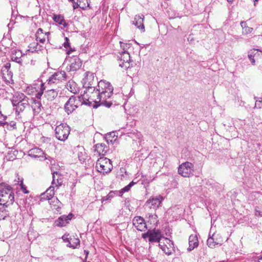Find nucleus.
<instances>
[{
	"mask_svg": "<svg viewBox=\"0 0 262 262\" xmlns=\"http://www.w3.org/2000/svg\"><path fill=\"white\" fill-rule=\"evenodd\" d=\"M97 86L98 88H95V91L92 92V95L89 97V99L93 100L96 103H99V105H103L110 107L112 103L111 101H107L106 99L113 95V86L110 82L102 80L98 82Z\"/></svg>",
	"mask_w": 262,
	"mask_h": 262,
	"instance_id": "1",
	"label": "nucleus"
},
{
	"mask_svg": "<svg viewBox=\"0 0 262 262\" xmlns=\"http://www.w3.org/2000/svg\"><path fill=\"white\" fill-rule=\"evenodd\" d=\"M0 205L8 207L14 201L12 188L5 183L0 184Z\"/></svg>",
	"mask_w": 262,
	"mask_h": 262,
	"instance_id": "2",
	"label": "nucleus"
},
{
	"mask_svg": "<svg viewBox=\"0 0 262 262\" xmlns=\"http://www.w3.org/2000/svg\"><path fill=\"white\" fill-rule=\"evenodd\" d=\"M78 99H76V97L75 96H71L66 103L64 105V110L68 115L74 113V111L78 107L79 101L82 102V103L86 104H88L87 101H89V98H86L84 94L78 96Z\"/></svg>",
	"mask_w": 262,
	"mask_h": 262,
	"instance_id": "3",
	"label": "nucleus"
},
{
	"mask_svg": "<svg viewBox=\"0 0 262 262\" xmlns=\"http://www.w3.org/2000/svg\"><path fill=\"white\" fill-rule=\"evenodd\" d=\"M82 83L83 87L86 88V90L84 91L85 96L88 98L87 93H91L92 92L95 91V85L98 84L97 78L95 76L94 73L90 72H87L85 73L84 78L82 79Z\"/></svg>",
	"mask_w": 262,
	"mask_h": 262,
	"instance_id": "4",
	"label": "nucleus"
},
{
	"mask_svg": "<svg viewBox=\"0 0 262 262\" xmlns=\"http://www.w3.org/2000/svg\"><path fill=\"white\" fill-rule=\"evenodd\" d=\"M96 167L98 172L105 174L112 171L113 165L109 159L103 157L98 159Z\"/></svg>",
	"mask_w": 262,
	"mask_h": 262,
	"instance_id": "5",
	"label": "nucleus"
},
{
	"mask_svg": "<svg viewBox=\"0 0 262 262\" xmlns=\"http://www.w3.org/2000/svg\"><path fill=\"white\" fill-rule=\"evenodd\" d=\"M55 131L56 137L59 140L64 141L68 138L70 129L67 124L61 123L56 127Z\"/></svg>",
	"mask_w": 262,
	"mask_h": 262,
	"instance_id": "6",
	"label": "nucleus"
},
{
	"mask_svg": "<svg viewBox=\"0 0 262 262\" xmlns=\"http://www.w3.org/2000/svg\"><path fill=\"white\" fill-rule=\"evenodd\" d=\"M142 237L144 239L148 238L149 243H160L163 236L159 229H154L153 230H148L146 233H143Z\"/></svg>",
	"mask_w": 262,
	"mask_h": 262,
	"instance_id": "7",
	"label": "nucleus"
},
{
	"mask_svg": "<svg viewBox=\"0 0 262 262\" xmlns=\"http://www.w3.org/2000/svg\"><path fill=\"white\" fill-rule=\"evenodd\" d=\"M66 78V73L63 71L54 73L47 80V86H52L54 84H57L64 80Z\"/></svg>",
	"mask_w": 262,
	"mask_h": 262,
	"instance_id": "8",
	"label": "nucleus"
},
{
	"mask_svg": "<svg viewBox=\"0 0 262 262\" xmlns=\"http://www.w3.org/2000/svg\"><path fill=\"white\" fill-rule=\"evenodd\" d=\"M178 172L183 177H190L193 175V165L189 162L182 163L179 167Z\"/></svg>",
	"mask_w": 262,
	"mask_h": 262,
	"instance_id": "9",
	"label": "nucleus"
},
{
	"mask_svg": "<svg viewBox=\"0 0 262 262\" xmlns=\"http://www.w3.org/2000/svg\"><path fill=\"white\" fill-rule=\"evenodd\" d=\"M119 132H120L121 135H126L127 137L132 138L133 141H136L137 139H138L139 144L140 145H142L143 141L141 139L142 135L137 130H133L131 132H128L125 128H121V129L119 130Z\"/></svg>",
	"mask_w": 262,
	"mask_h": 262,
	"instance_id": "10",
	"label": "nucleus"
},
{
	"mask_svg": "<svg viewBox=\"0 0 262 262\" xmlns=\"http://www.w3.org/2000/svg\"><path fill=\"white\" fill-rule=\"evenodd\" d=\"M119 66L125 69L130 68V63L133 61L130 59V54L128 52H121L120 53Z\"/></svg>",
	"mask_w": 262,
	"mask_h": 262,
	"instance_id": "11",
	"label": "nucleus"
},
{
	"mask_svg": "<svg viewBox=\"0 0 262 262\" xmlns=\"http://www.w3.org/2000/svg\"><path fill=\"white\" fill-rule=\"evenodd\" d=\"M163 199V197L160 195L156 197H151L147 200L145 205L150 209H156L161 206Z\"/></svg>",
	"mask_w": 262,
	"mask_h": 262,
	"instance_id": "12",
	"label": "nucleus"
},
{
	"mask_svg": "<svg viewBox=\"0 0 262 262\" xmlns=\"http://www.w3.org/2000/svg\"><path fill=\"white\" fill-rule=\"evenodd\" d=\"M67 60L70 62L68 69L70 71H76L81 67L82 62L80 59L76 56L70 57Z\"/></svg>",
	"mask_w": 262,
	"mask_h": 262,
	"instance_id": "13",
	"label": "nucleus"
},
{
	"mask_svg": "<svg viewBox=\"0 0 262 262\" xmlns=\"http://www.w3.org/2000/svg\"><path fill=\"white\" fill-rule=\"evenodd\" d=\"M28 156L33 158H39L41 160L48 159L43 151L37 147L33 148L28 151Z\"/></svg>",
	"mask_w": 262,
	"mask_h": 262,
	"instance_id": "14",
	"label": "nucleus"
},
{
	"mask_svg": "<svg viewBox=\"0 0 262 262\" xmlns=\"http://www.w3.org/2000/svg\"><path fill=\"white\" fill-rule=\"evenodd\" d=\"M133 224L135 228L139 231H143L147 229L146 223L142 217H135L133 220Z\"/></svg>",
	"mask_w": 262,
	"mask_h": 262,
	"instance_id": "15",
	"label": "nucleus"
},
{
	"mask_svg": "<svg viewBox=\"0 0 262 262\" xmlns=\"http://www.w3.org/2000/svg\"><path fill=\"white\" fill-rule=\"evenodd\" d=\"M18 100H12V103L14 106H15L14 108V110H15V113L18 115L22 112L26 107L28 106V101L25 102H17Z\"/></svg>",
	"mask_w": 262,
	"mask_h": 262,
	"instance_id": "16",
	"label": "nucleus"
},
{
	"mask_svg": "<svg viewBox=\"0 0 262 262\" xmlns=\"http://www.w3.org/2000/svg\"><path fill=\"white\" fill-rule=\"evenodd\" d=\"M58 91L56 89H50L46 91L44 94L43 99H46L48 101H53L57 96Z\"/></svg>",
	"mask_w": 262,
	"mask_h": 262,
	"instance_id": "17",
	"label": "nucleus"
},
{
	"mask_svg": "<svg viewBox=\"0 0 262 262\" xmlns=\"http://www.w3.org/2000/svg\"><path fill=\"white\" fill-rule=\"evenodd\" d=\"M199 245L197 236L194 235H191L189 237V247L188 250L191 251L195 248L197 247Z\"/></svg>",
	"mask_w": 262,
	"mask_h": 262,
	"instance_id": "18",
	"label": "nucleus"
},
{
	"mask_svg": "<svg viewBox=\"0 0 262 262\" xmlns=\"http://www.w3.org/2000/svg\"><path fill=\"white\" fill-rule=\"evenodd\" d=\"M54 194V186H50L45 192L41 194V200H48L52 198Z\"/></svg>",
	"mask_w": 262,
	"mask_h": 262,
	"instance_id": "19",
	"label": "nucleus"
},
{
	"mask_svg": "<svg viewBox=\"0 0 262 262\" xmlns=\"http://www.w3.org/2000/svg\"><path fill=\"white\" fill-rule=\"evenodd\" d=\"M49 202L51 207L53 209H55L57 211H58V209H61L62 206V204L57 198L53 197L52 198H51Z\"/></svg>",
	"mask_w": 262,
	"mask_h": 262,
	"instance_id": "20",
	"label": "nucleus"
},
{
	"mask_svg": "<svg viewBox=\"0 0 262 262\" xmlns=\"http://www.w3.org/2000/svg\"><path fill=\"white\" fill-rule=\"evenodd\" d=\"M95 151H96L99 155H105L107 150V147L104 143L97 144L95 146Z\"/></svg>",
	"mask_w": 262,
	"mask_h": 262,
	"instance_id": "21",
	"label": "nucleus"
},
{
	"mask_svg": "<svg viewBox=\"0 0 262 262\" xmlns=\"http://www.w3.org/2000/svg\"><path fill=\"white\" fill-rule=\"evenodd\" d=\"M143 15H136L133 24L135 25L138 28L144 29V26L143 25Z\"/></svg>",
	"mask_w": 262,
	"mask_h": 262,
	"instance_id": "22",
	"label": "nucleus"
},
{
	"mask_svg": "<svg viewBox=\"0 0 262 262\" xmlns=\"http://www.w3.org/2000/svg\"><path fill=\"white\" fill-rule=\"evenodd\" d=\"M22 56L23 54L21 51L14 50L12 51L11 57L13 61L19 63L21 62V57Z\"/></svg>",
	"mask_w": 262,
	"mask_h": 262,
	"instance_id": "23",
	"label": "nucleus"
},
{
	"mask_svg": "<svg viewBox=\"0 0 262 262\" xmlns=\"http://www.w3.org/2000/svg\"><path fill=\"white\" fill-rule=\"evenodd\" d=\"M67 88L73 94H76L78 91V88L76 83L72 80H69L67 83Z\"/></svg>",
	"mask_w": 262,
	"mask_h": 262,
	"instance_id": "24",
	"label": "nucleus"
},
{
	"mask_svg": "<svg viewBox=\"0 0 262 262\" xmlns=\"http://www.w3.org/2000/svg\"><path fill=\"white\" fill-rule=\"evenodd\" d=\"M119 133L120 132L118 131V132H112L106 134L105 135V139L107 142L109 143V142H110L113 143V142H115L116 140L118 135Z\"/></svg>",
	"mask_w": 262,
	"mask_h": 262,
	"instance_id": "25",
	"label": "nucleus"
},
{
	"mask_svg": "<svg viewBox=\"0 0 262 262\" xmlns=\"http://www.w3.org/2000/svg\"><path fill=\"white\" fill-rule=\"evenodd\" d=\"M53 19L54 21L59 24V25H63L64 28L67 27L68 24L66 23L64 19L63 16L60 15H54Z\"/></svg>",
	"mask_w": 262,
	"mask_h": 262,
	"instance_id": "26",
	"label": "nucleus"
},
{
	"mask_svg": "<svg viewBox=\"0 0 262 262\" xmlns=\"http://www.w3.org/2000/svg\"><path fill=\"white\" fill-rule=\"evenodd\" d=\"M68 223V221L64 217V215H62L55 221L54 224L56 226L63 227L65 226Z\"/></svg>",
	"mask_w": 262,
	"mask_h": 262,
	"instance_id": "27",
	"label": "nucleus"
},
{
	"mask_svg": "<svg viewBox=\"0 0 262 262\" xmlns=\"http://www.w3.org/2000/svg\"><path fill=\"white\" fill-rule=\"evenodd\" d=\"M32 107L35 113L39 114L41 110L42 105L39 101L35 100Z\"/></svg>",
	"mask_w": 262,
	"mask_h": 262,
	"instance_id": "28",
	"label": "nucleus"
},
{
	"mask_svg": "<svg viewBox=\"0 0 262 262\" xmlns=\"http://www.w3.org/2000/svg\"><path fill=\"white\" fill-rule=\"evenodd\" d=\"M207 245L209 247L213 248H214L216 245L220 244L219 242L214 238V234L212 235V237H209L207 239Z\"/></svg>",
	"mask_w": 262,
	"mask_h": 262,
	"instance_id": "29",
	"label": "nucleus"
},
{
	"mask_svg": "<svg viewBox=\"0 0 262 262\" xmlns=\"http://www.w3.org/2000/svg\"><path fill=\"white\" fill-rule=\"evenodd\" d=\"M29 47L30 50H31L32 52H38L39 51H40L42 48V46L39 45L38 42H32L30 44Z\"/></svg>",
	"mask_w": 262,
	"mask_h": 262,
	"instance_id": "30",
	"label": "nucleus"
},
{
	"mask_svg": "<svg viewBox=\"0 0 262 262\" xmlns=\"http://www.w3.org/2000/svg\"><path fill=\"white\" fill-rule=\"evenodd\" d=\"M5 206L0 208V221L5 220L9 216V211L5 208Z\"/></svg>",
	"mask_w": 262,
	"mask_h": 262,
	"instance_id": "31",
	"label": "nucleus"
},
{
	"mask_svg": "<svg viewBox=\"0 0 262 262\" xmlns=\"http://www.w3.org/2000/svg\"><path fill=\"white\" fill-rule=\"evenodd\" d=\"M134 184L135 183L132 181L128 185L121 189L119 191H118L119 196H122L124 192H128Z\"/></svg>",
	"mask_w": 262,
	"mask_h": 262,
	"instance_id": "32",
	"label": "nucleus"
},
{
	"mask_svg": "<svg viewBox=\"0 0 262 262\" xmlns=\"http://www.w3.org/2000/svg\"><path fill=\"white\" fill-rule=\"evenodd\" d=\"M27 98V97L24 94L21 93L16 95L13 100H18L17 102H25L28 101Z\"/></svg>",
	"mask_w": 262,
	"mask_h": 262,
	"instance_id": "33",
	"label": "nucleus"
},
{
	"mask_svg": "<svg viewBox=\"0 0 262 262\" xmlns=\"http://www.w3.org/2000/svg\"><path fill=\"white\" fill-rule=\"evenodd\" d=\"M47 34H49V32L46 33L45 34L43 35V36H42L41 35H39L38 34V33H36L35 37H36V39L37 41H38L41 43H43L46 40L45 36Z\"/></svg>",
	"mask_w": 262,
	"mask_h": 262,
	"instance_id": "34",
	"label": "nucleus"
},
{
	"mask_svg": "<svg viewBox=\"0 0 262 262\" xmlns=\"http://www.w3.org/2000/svg\"><path fill=\"white\" fill-rule=\"evenodd\" d=\"M45 83H42L40 86V89L39 92L36 93L35 97L38 99H40L41 97L42 96L43 93V91L46 89V86H45Z\"/></svg>",
	"mask_w": 262,
	"mask_h": 262,
	"instance_id": "35",
	"label": "nucleus"
},
{
	"mask_svg": "<svg viewBox=\"0 0 262 262\" xmlns=\"http://www.w3.org/2000/svg\"><path fill=\"white\" fill-rule=\"evenodd\" d=\"M120 47L122 50V51L121 52H128L127 51V50L130 47V46H131L130 44L123 43L121 41H120Z\"/></svg>",
	"mask_w": 262,
	"mask_h": 262,
	"instance_id": "36",
	"label": "nucleus"
},
{
	"mask_svg": "<svg viewBox=\"0 0 262 262\" xmlns=\"http://www.w3.org/2000/svg\"><path fill=\"white\" fill-rule=\"evenodd\" d=\"M78 2L80 4L82 3H84V2H85L86 3V5H84V6H80V8L83 10H85L87 8H90V0H78Z\"/></svg>",
	"mask_w": 262,
	"mask_h": 262,
	"instance_id": "37",
	"label": "nucleus"
},
{
	"mask_svg": "<svg viewBox=\"0 0 262 262\" xmlns=\"http://www.w3.org/2000/svg\"><path fill=\"white\" fill-rule=\"evenodd\" d=\"M75 241L74 242H73V244H72L71 243H69V246L70 247H72L74 249L78 248L80 245V240L78 238H74V239Z\"/></svg>",
	"mask_w": 262,
	"mask_h": 262,
	"instance_id": "38",
	"label": "nucleus"
},
{
	"mask_svg": "<svg viewBox=\"0 0 262 262\" xmlns=\"http://www.w3.org/2000/svg\"><path fill=\"white\" fill-rule=\"evenodd\" d=\"M254 214L256 216H262V210L260 207L256 206L254 209Z\"/></svg>",
	"mask_w": 262,
	"mask_h": 262,
	"instance_id": "39",
	"label": "nucleus"
},
{
	"mask_svg": "<svg viewBox=\"0 0 262 262\" xmlns=\"http://www.w3.org/2000/svg\"><path fill=\"white\" fill-rule=\"evenodd\" d=\"M161 249L166 254L168 255H169L171 254V250L166 246H162Z\"/></svg>",
	"mask_w": 262,
	"mask_h": 262,
	"instance_id": "40",
	"label": "nucleus"
},
{
	"mask_svg": "<svg viewBox=\"0 0 262 262\" xmlns=\"http://www.w3.org/2000/svg\"><path fill=\"white\" fill-rule=\"evenodd\" d=\"M255 107L261 108L262 107V97L258 98L255 100Z\"/></svg>",
	"mask_w": 262,
	"mask_h": 262,
	"instance_id": "41",
	"label": "nucleus"
},
{
	"mask_svg": "<svg viewBox=\"0 0 262 262\" xmlns=\"http://www.w3.org/2000/svg\"><path fill=\"white\" fill-rule=\"evenodd\" d=\"M116 193H118V192H116ZM116 192L115 191H111L105 197L103 198L102 200L103 201L110 200L113 197H114V195L115 194Z\"/></svg>",
	"mask_w": 262,
	"mask_h": 262,
	"instance_id": "42",
	"label": "nucleus"
},
{
	"mask_svg": "<svg viewBox=\"0 0 262 262\" xmlns=\"http://www.w3.org/2000/svg\"><path fill=\"white\" fill-rule=\"evenodd\" d=\"M57 176L58 177H59V173L57 171H55L53 173V180L52 182V184L53 186L55 185L56 183L57 182L56 180L55 179V176Z\"/></svg>",
	"mask_w": 262,
	"mask_h": 262,
	"instance_id": "43",
	"label": "nucleus"
},
{
	"mask_svg": "<svg viewBox=\"0 0 262 262\" xmlns=\"http://www.w3.org/2000/svg\"><path fill=\"white\" fill-rule=\"evenodd\" d=\"M64 39H65V41L63 43V45L65 48L67 49L68 48L70 47L69 39L67 37H66L64 38Z\"/></svg>",
	"mask_w": 262,
	"mask_h": 262,
	"instance_id": "44",
	"label": "nucleus"
},
{
	"mask_svg": "<svg viewBox=\"0 0 262 262\" xmlns=\"http://www.w3.org/2000/svg\"><path fill=\"white\" fill-rule=\"evenodd\" d=\"M252 30H253V28L247 26L244 29V30H243V33H245V34L250 33L252 32Z\"/></svg>",
	"mask_w": 262,
	"mask_h": 262,
	"instance_id": "45",
	"label": "nucleus"
},
{
	"mask_svg": "<svg viewBox=\"0 0 262 262\" xmlns=\"http://www.w3.org/2000/svg\"><path fill=\"white\" fill-rule=\"evenodd\" d=\"M56 181L57 182L54 186V188L56 187L58 188L61 185L62 181L61 179H59L58 178L56 179Z\"/></svg>",
	"mask_w": 262,
	"mask_h": 262,
	"instance_id": "46",
	"label": "nucleus"
},
{
	"mask_svg": "<svg viewBox=\"0 0 262 262\" xmlns=\"http://www.w3.org/2000/svg\"><path fill=\"white\" fill-rule=\"evenodd\" d=\"M20 186L21 187V190L25 193H28V191L26 190V187L23 185V181H20Z\"/></svg>",
	"mask_w": 262,
	"mask_h": 262,
	"instance_id": "47",
	"label": "nucleus"
},
{
	"mask_svg": "<svg viewBox=\"0 0 262 262\" xmlns=\"http://www.w3.org/2000/svg\"><path fill=\"white\" fill-rule=\"evenodd\" d=\"M73 214L72 213H70L69 214V215H64V217L66 218V219L68 221V222H69V221H70L72 218L73 217Z\"/></svg>",
	"mask_w": 262,
	"mask_h": 262,
	"instance_id": "48",
	"label": "nucleus"
},
{
	"mask_svg": "<svg viewBox=\"0 0 262 262\" xmlns=\"http://www.w3.org/2000/svg\"><path fill=\"white\" fill-rule=\"evenodd\" d=\"M73 214L72 213H70L69 214V215H64V217L66 218V219L68 221V222H69V221H70L72 218L73 217Z\"/></svg>",
	"mask_w": 262,
	"mask_h": 262,
	"instance_id": "49",
	"label": "nucleus"
},
{
	"mask_svg": "<svg viewBox=\"0 0 262 262\" xmlns=\"http://www.w3.org/2000/svg\"><path fill=\"white\" fill-rule=\"evenodd\" d=\"M73 7L74 9H76L78 8V7H80V6H81L80 3L78 4V3H76L75 1H74V2H73Z\"/></svg>",
	"mask_w": 262,
	"mask_h": 262,
	"instance_id": "50",
	"label": "nucleus"
},
{
	"mask_svg": "<svg viewBox=\"0 0 262 262\" xmlns=\"http://www.w3.org/2000/svg\"><path fill=\"white\" fill-rule=\"evenodd\" d=\"M248 57H249V59L250 60V61H251V63L252 64H254L255 63V60L254 59V56L251 54H250L248 55Z\"/></svg>",
	"mask_w": 262,
	"mask_h": 262,
	"instance_id": "51",
	"label": "nucleus"
},
{
	"mask_svg": "<svg viewBox=\"0 0 262 262\" xmlns=\"http://www.w3.org/2000/svg\"><path fill=\"white\" fill-rule=\"evenodd\" d=\"M36 33H38L39 35H41L42 36H43V35L45 34V33H43V30L41 28H39L37 30Z\"/></svg>",
	"mask_w": 262,
	"mask_h": 262,
	"instance_id": "52",
	"label": "nucleus"
},
{
	"mask_svg": "<svg viewBox=\"0 0 262 262\" xmlns=\"http://www.w3.org/2000/svg\"><path fill=\"white\" fill-rule=\"evenodd\" d=\"M241 27L243 28V30H244V29L247 27V24L245 22L242 21L241 23Z\"/></svg>",
	"mask_w": 262,
	"mask_h": 262,
	"instance_id": "53",
	"label": "nucleus"
},
{
	"mask_svg": "<svg viewBox=\"0 0 262 262\" xmlns=\"http://www.w3.org/2000/svg\"><path fill=\"white\" fill-rule=\"evenodd\" d=\"M70 48V49L69 50H68L67 51V54H70L71 52H73L74 51H75V50L74 49H72V48H71V47H69Z\"/></svg>",
	"mask_w": 262,
	"mask_h": 262,
	"instance_id": "54",
	"label": "nucleus"
},
{
	"mask_svg": "<svg viewBox=\"0 0 262 262\" xmlns=\"http://www.w3.org/2000/svg\"><path fill=\"white\" fill-rule=\"evenodd\" d=\"M10 125L12 126L13 128H15V126H16V123L15 122H13V121H11L10 123Z\"/></svg>",
	"mask_w": 262,
	"mask_h": 262,
	"instance_id": "55",
	"label": "nucleus"
},
{
	"mask_svg": "<svg viewBox=\"0 0 262 262\" xmlns=\"http://www.w3.org/2000/svg\"><path fill=\"white\" fill-rule=\"evenodd\" d=\"M150 217H151L152 219H154L156 220H157V216L156 214H153V215H151V216L150 215Z\"/></svg>",
	"mask_w": 262,
	"mask_h": 262,
	"instance_id": "56",
	"label": "nucleus"
},
{
	"mask_svg": "<svg viewBox=\"0 0 262 262\" xmlns=\"http://www.w3.org/2000/svg\"><path fill=\"white\" fill-rule=\"evenodd\" d=\"M6 123H7V122H2V121H0V126H1V125L3 126Z\"/></svg>",
	"mask_w": 262,
	"mask_h": 262,
	"instance_id": "57",
	"label": "nucleus"
},
{
	"mask_svg": "<svg viewBox=\"0 0 262 262\" xmlns=\"http://www.w3.org/2000/svg\"><path fill=\"white\" fill-rule=\"evenodd\" d=\"M83 4L81 3V6H84V5H86V3L84 2V3H82Z\"/></svg>",
	"mask_w": 262,
	"mask_h": 262,
	"instance_id": "58",
	"label": "nucleus"
},
{
	"mask_svg": "<svg viewBox=\"0 0 262 262\" xmlns=\"http://www.w3.org/2000/svg\"><path fill=\"white\" fill-rule=\"evenodd\" d=\"M228 2L231 3L233 0H227Z\"/></svg>",
	"mask_w": 262,
	"mask_h": 262,
	"instance_id": "59",
	"label": "nucleus"
},
{
	"mask_svg": "<svg viewBox=\"0 0 262 262\" xmlns=\"http://www.w3.org/2000/svg\"><path fill=\"white\" fill-rule=\"evenodd\" d=\"M159 246H160V247L161 248L162 246H164V245H161L160 244H159Z\"/></svg>",
	"mask_w": 262,
	"mask_h": 262,
	"instance_id": "60",
	"label": "nucleus"
},
{
	"mask_svg": "<svg viewBox=\"0 0 262 262\" xmlns=\"http://www.w3.org/2000/svg\"><path fill=\"white\" fill-rule=\"evenodd\" d=\"M70 2H74V0H69Z\"/></svg>",
	"mask_w": 262,
	"mask_h": 262,
	"instance_id": "61",
	"label": "nucleus"
},
{
	"mask_svg": "<svg viewBox=\"0 0 262 262\" xmlns=\"http://www.w3.org/2000/svg\"><path fill=\"white\" fill-rule=\"evenodd\" d=\"M34 92V89H31V92Z\"/></svg>",
	"mask_w": 262,
	"mask_h": 262,
	"instance_id": "62",
	"label": "nucleus"
},
{
	"mask_svg": "<svg viewBox=\"0 0 262 262\" xmlns=\"http://www.w3.org/2000/svg\"><path fill=\"white\" fill-rule=\"evenodd\" d=\"M259 262H262V258H261V259H260V261H259Z\"/></svg>",
	"mask_w": 262,
	"mask_h": 262,
	"instance_id": "63",
	"label": "nucleus"
},
{
	"mask_svg": "<svg viewBox=\"0 0 262 262\" xmlns=\"http://www.w3.org/2000/svg\"><path fill=\"white\" fill-rule=\"evenodd\" d=\"M28 91L30 90V88L29 87L28 88Z\"/></svg>",
	"mask_w": 262,
	"mask_h": 262,
	"instance_id": "64",
	"label": "nucleus"
}]
</instances>
